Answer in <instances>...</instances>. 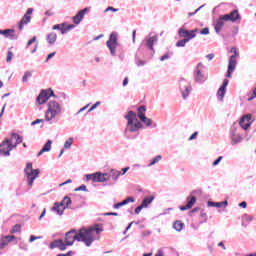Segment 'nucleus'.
<instances>
[{"instance_id":"1","label":"nucleus","mask_w":256,"mask_h":256,"mask_svg":"<svg viewBox=\"0 0 256 256\" xmlns=\"http://www.w3.org/2000/svg\"><path fill=\"white\" fill-rule=\"evenodd\" d=\"M75 229L68 231L65 235L64 244L71 246L75 241L84 243L86 247H91L93 241H99L101 239V233H103V226L96 224L88 228H81L78 233Z\"/></svg>"},{"instance_id":"2","label":"nucleus","mask_w":256,"mask_h":256,"mask_svg":"<svg viewBox=\"0 0 256 256\" xmlns=\"http://www.w3.org/2000/svg\"><path fill=\"white\" fill-rule=\"evenodd\" d=\"M145 111H147V108L145 106H140L138 108V113H135L133 112V110H130L124 116V118L127 121L124 134L127 139H137V136L139 135V130L143 129L141 119L142 117H145Z\"/></svg>"},{"instance_id":"3","label":"nucleus","mask_w":256,"mask_h":256,"mask_svg":"<svg viewBox=\"0 0 256 256\" xmlns=\"http://www.w3.org/2000/svg\"><path fill=\"white\" fill-rule=\"evenodd\" d=\"M48 109L45 112V121H53L55 117L61 115V104L55 100H50L47 104Z\"/></svg>"},{"instance_id":"4","label":"nucleus","mask_w":256,"mask_h":256,"mask_svg":"<svg viewBox=\"0 0 256 256\" xmlns=\"http://www.w3.org/2000/svg\"><path fill=\"white\" fill-rule=\"evenodd\" d=\"M229 139L232 147L243 143V134H241V128L237 127L235 124L232 125L229 131Z\"/></svg>"},{"instance_id":"5","label":"nucleus","mask_w":256,"mask_h":256,"mask_svg":"<svg viewBox=\"0 0 256 256\" xmlns=\"http://www.w3.org/2000/svg\"><path fill=\"white\" fill-rule=\"evenodd\" d=\"M24 173H26L28 186L33 187V183H34L35 179H37V177H39V173H41V170L33 169V163L29 162L26 164Z\"/></svg>"},{"instance_id":"6","label":"nucleus","mask_w":256,"mask_h":256,"mask_svg":"<svg viewBox=\"0 0 256 256\" xmlns=\"http://www.w3.org/2000/svg\"><path fill=\"white\" fill-rule=\"evenodd\" d=\"M86 181H91L92 183H105L109 181V173L96 172L92 174H86Z\"/></svg>"},{"instance_id":"7","label":"nucleus","mask_w":256,"mask_h":256,"mask_svg":"<svg viewBox=\"0 0 256 256\" xmlns=\"http://www.w3.org/2000/svg\"><path fill=\"white\" fill-rule=\"evenodd\" d=\"M230 53H234V55L230 56L228 61L227 77H231V74L237 68V57H239V51L235 47L231 48Z\"/></svg>"},{"instance_id":"8","label":"nucleus","mask_w":256,"mask_h":256,"mask_svg":"<svg viewBox=\"0 0 256 256\" xmlns=\"http://www.w3.org/2000/svg\"><path fill=\"white\" fill-rule=\"evenodd\" d=\"M203 69H205V66L201 62L195 67L194 80L196 83H205V81H207V76H205Z\"/></svg>"},{"instance_id":"9","label":"nucleus","mask_w":256,"mask_h":256,"mask_svg":"<svg viewBox=\"0 0 256 256\" xmlns=\"http://www.w3.org/2000/svg\"><path fill=\"white\" fill-rule=\"evenodd\" d=\"M13 143L11 142L10 138H6L1 144H0V155L2 157H9L11 155V151H13Z\"/></svg>"},{"instance_id":"10","label":"nucleus","mask_w":256,"mask_h":256,"mask_svg":"<svg viewBox=\"0 0 256 256\" xmlns=\"http://www.w3.org/2000/svg\"><path fill=\"white\" fill-rule=\"evenodd\" d=\"M106 45H107L112 57H115V55H117V45H118L117 33L112 32L110 34L109 40L106 42Z\"/></svg>"},{"instance_id":"11","label":"nucleus","mask_w":256,"mask_h":256,"mask_svg":"<svg viewBox=\"0 0 256 256\" xmlns=\"http://www.w3.org/2000/svg\"><path fill=\"white\" fill-rule=\"evenodd\" d=\"M179 87L183 99H187V97H189V93H191V84L186 79L181 78L179 80Z\"/></svg>"},{"instance_id":"12","label":"nucleus","mask_w":256,"mask_h":256,"mask_svg":"<svg viewBox=\"0 0 256 256\" xmlns=\"http://www.w3.org/2000/svg\"><path fill=\"white\" fill-rule=\"evenodd\" d=\"M198 31H199V29L187 30L185 28H180L178 31V34L180 37L187 39L188 43H189L191 41V39H195L197 37Z\"/></svg>"},{"instance_id":"13","label":"nucleus","mask_w":256,"mask_h":256,"mask_svg":"<svg viewBox=\"0 0 256 256\" xmlns=\"http://www.w3.org/2000/svg\"><path fill=\"white\" fill-rule=\"evenodd\" d=\"M50 97H55V92H53V90H42L37 97V103H39V105H43L44 103H47V101H49Z\"/></svg>"},{"instance_id":"14","label":"nucleus","mask_w":256,"mask_h":256,"mask_svg":"<svg viewBox=\"0 0 256 256\" xmlns=\"http://www.w3.org/2000/svg\"><path fill=\"white\" fill-rule=\"evenodd\" d=\"M255 120L253 119V116L251 114H245L240 119L239 125L244 131H247L251 127Z\"/></svg>"},{"instance_id":"15","label":"nucleus","mask_w":256,"mask_h":256,"mask_svg":"<svg viewBox=\"0 0 256 256\" xmlns=\"http://www.w3.org/2000/svg\"><path fill=\"white\" fill-rule=\"evenodd\" d=\"M0 35H3L6 39H10V41H16V39H19V35L15 33V29L0 30Z\"/></svg>"},{"instance_id":"16","label":"nucleus","mask_w":256,"mask_h":256,"mask_svg":"<svg viewBox=\"0 0 256 256\" xmlns=\"http://www.w3.org/2000/svg\"><path fill=\"white\" fill-rule=\"evenodd\" d=\"M224 19L236 23V21H241V14H239V10H233L229 14H224Z\"/></svg>"},{"instance_id":"17","label":"nucleus","mask_w":256,"mask_h":256,"mask_svg":"<svg viewBox=\"0 0 256 256\" xmlns=\"http://www.w3.org/2000/svg\"><path fill=\"white\" fill-rule=\"evenodd\" d=\"M227 85H229V80L224 79L222 86L217 91V99L218 101L223 102L225 97V93H227Z\"/></svg>"},{"instance_id":"18","label":"nucleus","mask_w":256,"mask_h":256,"mask_svg":"<svg viewBox=\"0 0 256 256\" xmlns=\"http://www.w3.org/2000/svg\"><path fill=\"white\" fill-rule=\"evenodd\" d=\"M195 203H197V197L190 195L187 197V204L185 206H180L179 209L180 211H187L189 209H192Z\"/></svg>"},{"instance_id":"19","label":"nucleus","mask_w":256,"mask_h":256,"mask_svg":"<svg viewBox=\"0 0 256 256\" xmlns=\"http://www.w3.org/2000/svg\"><path fill=\"white\" fill-rule=\"evenodd\" d=\"M89 13V8H84L82 10H80L73 18L72 21L74 23V25H79V23H81V21H83V17H85V14Z\"/></svg>"},{"instance_id":"20","label":"nucleus","mask_w":256,"mask_h":256,"mask_svg":"<svg viewBox=\"0 0 256 256\" xmlns=\"http://www.w3.org/2000/svg\"><path fill=\"white\" fill-rule=\"evenodd\" d=\"M50 249H60V251H65V249H67V246L65 244V242H63V240L58 239V240H54L50 243L49 245Z\"/></svg>"},{"instance_id":"21","label":"nucleus","mask_w":256,"mask_h":256,"mask_svg":"<svg viewBox=\"0 0 256 256\" xmlns=\"http://www.w3.org/2000/svg\"><path fill=\"white\" fill-rule=\"evenodd\" d=\"M157 41H159V38L157 37V35L146 36L145 45H146V47H148V49H150V51H155L153 46L155 45V43H157Z\"/></svg>"},{"instance_id":"22","label":"nucleus","mask_w":256,"mask_h":256,"mask_svg":"<svg viewBox=\"0 0 256 256\" xmlns=\"http://www.w3.org/2000/svg\"><path fill=\"white\" fill-rule=\"evenodd\" d=\"M225 22H227V21L225 20L224 15H220L219 18L216 20L214 29H215L217 35H219L221 33V31L223 30V27L225 26Z\"/></svg>"},{"instance_id":"23","label":"nucleus","mask_w":256,"mask_h":256,"mask_svg":"<svg viewBox=\"0 0 256 256\" xmlns=\"http://www.w3.org/2000/svg\"><path fill=\"white\" fill-rule=\"evenodd\" d=\"M10 141L12 142V147L14 149L17 148V145H20V143H23V137L17 133H12L10 136Z\"/></svg>"},{"instance_id":"24","label":"nucleus","mask_w":256,"mask_h":256,"mask_svg":"<svg viewBox=\"0 0 256 256\" xmlns=\"http://www.w3.org/2000/svg\"><path fill=\"white\" fill-rule=\"evenodd\" d=\"M129 203H135V198L133 197H128L122 202H118L113 205V209H121V207H125V205H129Z\"/></svg>"},{"instance_id":"25","label":"nucleus","mask_w":256,"mask_h":256,"mask_svg":"<svg viewBox=\"0 0 256 256\" xmlns=\"http://www.w3.org/2000/svg\"><path fill=\"white\" fill-rule=\"evenodd\" d=\"M14 239H15L14 235L2 237V239L0 241V249H5V247H7V245H9L11 243V241H14Z\"/></svg>"},{"instance_id":"26","label":"nucleus","mask_w":256,"mask_h":256,"mask_svg":"<svg viewBox=\"0 0 256 256\" xmlns=\"http://www.w3.org/2000/svg\"><path fill=\"white\" fill-rule=\"evenodd\" d=\"M108 177L109 179H112L114 183H117V181L119 180V177H121V171L117 169H111L110 173H108Z\"/></svg>"},{"instance_id":"27","label":"nucleus","mask_w":256,"mask_h":256,"mask_svg":"<svg viewBox=\"0 0 256 256\" xmlns=\"http://www.w3.org/2000/svg\"><path fill=\"white\" fill-rule=\"evenodd\" d=\"M229 202L227 200H224L223 202H213L208 201V207H216L217 209H221V207H228Z\"/></svg>"},{"instance_id":"28","label":"nucleus","mask_w":256,"mask_h":256,"mask_svg":"<svg viewBox=\"0 0 256 256\" xmlns=\"http://www.w3.org/2000/svg\"><path fill=\"white\" fill-rule=\"evenodd\" d=\"M51 145H53V141L48 140L42 149L38 152L37 157H41L43 153H49V151H51Z\"/></svg>"},{"instance_id":"29","label":"nucleus","mask_w":256,"mask_h":256,"mask_svg":"<svg viewBox=\"0 0 256 256\" xmlns=\"http://www.w3.org/2000/svg\"><path fill=\"white\" fill-rule=\"evenodd\" d=\"M28 23H31V16L25 14L20 20V23L18 24L19 31H23V28L25 27V25H28Z\"/></svg>"},{"instance_id":"30","label":"nucleus","mask_w":256,"mask_h":256,"mask_svg":"<svg viewBox=\"0 0 256 256\" xmlns=\"http://www.w3.org/2000/svg\"><path fill=\"white\" fill-rule=\"evenodd\" d=\"M52 211H55L57 215H63V213H65V208L61 205V202H56L52 207Z\"/></svg>"},{"instance_id":"31","label":"nucleus","mask_w":256,"mask_h":256,"mask_svg":"<svg viewBox=\"0 0 256 256\" xmlns=\"http://www.w3.org/2000/svg\"><path fill=\"white\" fill-rule=\"evenodd\" d=\"M153 201H155V196H149V197H145L143 200H142V207L144 209H147V207H149V205H151V203H153Z\"/></svg>"},{"instance_id":"32","label":"nucleus","mask_w":256,"mask_h":256,"mask_svg":"<svg viewBox=\"0 0 256 256\" xmlns=\"http://www.w3.org/2000/svg\"><path fill=\"white\" fill-rule=\"evenodd\" d=\"M72 203L73 201L71 200V198H69V196H65L63 200L60 202V205H62V207L65 209H69Z\"/></svg>"},{"instance_id":"33","label":"nucleus","mask_w":256,"mask_h":256,"mask_svg":"<svg viewBox=\"0 0 256 256\" xmlns=\"http://www.w3.org/2000/svg\"><path fill=\"white\" fill-rule=\"evenodd\" d=\"M140 121H142V123L145 124L146 127H152V125L153 127H157V123H153V120H151V118H147V116H142V119Z\"/></svg>"},{"instance_id":"34","label":"nucleus","mask_w":256,"mask_h":256,"mask_svg":"<svg viewBox=\"0 0 256 256\" xmlns=\"http://www.w3.org/2000/svg\"><path fill=\"white\" fill-rule=\"evenodd\" d=\"M47 41L49 45H53L57 41V33L51 32L47 35Z\"/></svg>"},{"instance_id":"35","label":"nucleus","mask_w":256,"mask_h":256,"mask_svg":"<svg viewBox=\"0 0 256 256\" xmlns=\"http://www.w3.org/2000/svg\"><path fill=\"white\" fill-rule=\"evenodd\" d=\"M185 227V224L179 220H176L173 224V229H175V231H183V228Z\"/></svg>"},{"instance_id":"36","label":"nucleus","mask_w":256,"mask_h":256,"mask_svg":"<svg viewBox=\"0 0 256 256\" xmlns=\"http://www.w3.org/2000/svg\"><path fill=\"white\" fill-rule=\"evenodd\" d=\"M161 159H163V156L157 155L150 161V163L148 164V167H153V165H157V163H159V161H161Z\"/></svg>"},{"instance_id":"37","label":"nucleus","mask_w":256,"mask_h":256,"mask_svg":"<svg viewBox=\"0 0 256 256\" xmlns=\"http://www.w3.org/2000/svg\"><path fill=\"white\" fill-rule=\"evenodd\" d=\"M33 73L31 71H26L22 77V82L27 83L29 81V77H32Z\"/></svg>"},{"instance_id":"38","label":"nucleus","mask_w":256,"mask_h":256,"mask_svg":"<svg viewBox=\"0 0 256 256\" xmlns=\"http://www.w3.org/2000/svg\"><path fill=\"white\" fill-rule=\"evenodd\" d=\"M71 145H73V138H68L64 143V149H71Z\"/></svg>"},{"instance_id":"39","label":"nucleus","mask_w":256,"mask_h":256,"mask_svg":"<svg viewBox=\"0 0 256 256\" xmlns=\"http://www.w3.org/2000/svg\"><path fill=\"white\" fill-rule=\"evenodd\" d=\"M187 43H189V40L187 39H182V40H179L177 43H176V47H185V45H187Z\"/></svg>"},{"instance_id":"40","label":"nucleus","mask_w":256,"mask_h":256,"mask_svg":"<svg viewBox=\"0 0 256 256\" xmlns=\"http://www.w3.org/2000/svg\"><path fill=\"white\" fill-rule=\"evenodd\" d=\"M21 231V225L16 224L13 226V228L10 230V233H19Z\"/></svg>"},{"instance_id":"41","label":"nucleus","mask_w":256,"mask_h":256,"mask_svg":"<svg viewBox=\"0 0 256 256\" xmlns=\"http://www.w3.org/2000/svg\"><path fill=\"white\" fill-rule=\"evenodd\" d=\"M65 23H61V24H56V25H54L53 27H52V29L54 30V31H61V29L63 28V27H65Z\"/></svg>"},{"instance_id":"42","label":"nucleus","mask_w":256,"mask_h":256,"mask_svg":"<svg viewBox=\"0 0 256 256\" xmlns=\"http://www.w3.org/2000/svg\"><path fill=\"white\" fill-rule=\"evenodd\" d=\"M203 7H205V4L201 5L199 8H197L194 12H190L188 13L189 17H193V15H196L197 13H199V11H201V9H203Z\"/></svg>"},{"instance_id":"43","label":"nucleus","mask_w":256,"mask_h":256,"mask_svg":"<svg viewBox=\"0 0 256 256\" xmlns=\"http://www.w3.org/2000/svg\"><path fill=\"white\" fill-rule=\"evenodd\" d=\"M12 60H13V52L8 51L7 57H6V63H11Z\"/></svg>"},{"instance_id":"44","label":"nucleus","mask_w":256,"mask_h":256,"mask_svg":"<svg viewBox=\"0 0 256 256\" xmlns=\"http://www.w3.org/2000/svg\"><path fill=\"white\" fill-rule=\"evenodd\" d=\"M37 41V36H34L32 39H30L26 45V49H29V47H31V45H33V43H35Z\"/></svg>"},{"instance_id":"45","label":"nucleus","mask_w":256,"mask_h":256,"mask_svg":"<svg viewBox=\"0 0 256 256\" xmlns=\"http://www.w3.org/2000/svg\"><path fill=\"white\" fill-rule=\"evenodd\" d=\"M221 161H223V156H219L213 163V167H217V165H219L221 163Z\"/></svg>"},{"instance_id":"46","label":"nucleus","mask_w":256,"mask_h":256,"mask_svg":"<svg viewBox=\"0 0 256 256\" xmlns=\"http://www.w3.org/2000/svg\"><path fill=\"white\" fill-rule=\"evenodd\" d=\"M99 105H101V102H96L93 106L89 108L88 113H91V111H95V109L98 108Z\"/></svg>"},{"instance_id":"47","label":"nucleus","mask_w":256,"mask_h":256,"mask_svg":"<svg viewBox=\"0 0 256 256\" xmlns=\"http://www.w3.org/2000/svg\"><path fill=\"white\" fill-rule=\"evenodd\" d=\"M136 65H137V67H143V66L147 65V61H145V60H137L136 61Z\"/></svg>"},{"instance_id":"48","label":"nucleus","mask_w":256,"mask_h":256,"mask_svg":"<svg viewBox=\"0 0 256 256\" xmlns=\"http://www.w3.org/2000/svg\"><path fill=\"white\" fill-rule=\"evenodd\" d=\"M74 191H85V192H87L89 190H87V186L86 185H81V186L75 188Z\"/></svg>"},{"instance_id":"49","label":"nucleus","mask_w":256,"mask_h":256,"mask_svg":"<svg viewBox=\"0 0 256 256\" xmlns=\"http://www.w3.org/2000/svg\"><path fill=\"white\" fill-rule=\"evenodd\" d=\"M54 55H57V52H52V53L48 54V56L45 60V63H49V60L53 59Z\"/></svg>"},{"instance_id":"50","label":"nucleus","mask_w":256,"mask_h":256,"mask_svg":"<svg viewBox=\"0 0 256 256\" xmlns=\"http://www.w3.org/2000/svg\"><path fill=\"white\" fill-rule=\"evenodd\" d=\"M199 135V132H194L189 138L188 141H194V139H197V136Z\"/></svg>"},{"instance_id":"51","label":"nucleus","mask_w":256,"mask_h":256,"mask_svg":"<svg viewBox=\"0 0 256 256\" xmlns=\"http://www.w3.org/2000/svg\"><path fill=\"white\" fill-rule=\"evenodd\" d=\"M143 209H145V208L143 207L142 204H140V206L136 207V209H135L136 215H139V213H141V211H143Z\"/></svg>"},{"instance_id":"52","label":"nucleus","mask_w":256,"mask_h":256,"mask_svg":"<svg viewBox=\"0 0 256 256\" xmlns=\"http://www.w3.org/2000/svg\"><path fill=\"white\" fill-rule=\"evenodd\" d=\"M39 123H45V120L44 119H36L35 121H33L31 123V125H39Z\"/></svg>"},{"instance_id":"53","label":"nucleus","mask_w":256,"mask_h":256,"mask_svg":"<svg viewBox=\"0 0 256 256\" xmlns=\"http://www.w3.org/2000/svg\"><path fill=\"white\" fill-rule=\"evenodd\" d=\"M108 11H113V13H117V11H119V9L114 8L113 6H109V7L105 10V13H107Z\"/></svg>"},{"instance_id":"54","label":"nucleus","mask_w":256,"mask_h":256,"mask_svg":"<svg viewBox=\"0 0 256 256\" xmlns=\"http://www.w3.org/2000/svg\"><path fill=\"white\" fill-rule=\"evenodd\" d=\"M129 169H131L129 166L122 168V170L120 171V176L125 175V173H127V171H129Z\"/></svg>"},{"instance_id":"55","label":"nucleus","mask_w":256,"mask_h":256,"mask_svg":"<svg viewBox=\"0 0 256 256\" xmlns=\"http://www.w3.org/2000/svg\"><path fill=\"white\" fill-rule=\"evenodd\" d=\"M200 216L202 217V219H204V223H207V213H205V211H201Z\"/></svg>"},{"instance_id":"56","label":"nucleus","mask_w":256,"mask_h":256,"mask_svg":"<svg viewBox=\"0 0 256 256\" xmlns=\"http://www.w3.org/2000/svg\"><path fill=\"white\" fill-rule=\"evenodd\" d=\"M200 35H209V28H204L200 31Z\"/></svg>"},{"instance_id":"57","label":"nucleus","mask_w":256,"mask_h":256,"mask_svg":"<svg viewBox=\"0 0 256 256\" xmlns=\"http://www.w3.org/2000/svg\"><path fill=\"white\" fill-rule=\"evenodd\" d=\"M171 56L169 55V53L164 54L163 56H161L160 61H167V59H169Z\"/></svg>"},{"instance_id":"58","label":"nucleus","mask_w":256,"mask_h":256,"mask_svg":"<svg viewBox=\"0 0 256 256\" xmlns=\"http://www.w3.org/2000/svg\"><path fill=\"white\" fill-rule=\"evenodd\" d=\"M69 183H73V180L68 179V180H66V181L63 182V183H60V184H59V187H64V185H69Z\"/></svg>"},{"instance_id":"59","label":"nucleus","mask_w":256,"mask_h":256,"mask_svg":"<svg viewBox=\"0 0 256 256\" xmlns=\"http://www.w3.org/2000/svg\"><path fill=\"white\" fill-rule=\"evenodd\" d=\"M244 218L246 221H249V222H251V221H253V219H255V217H253L252 215H245Z\"/></svg>"},{"instance_id":"60","label":"nucleus","mask_w":256,"mask_h":256,"mask_svg":"<svg viewBox=\"0 0 256 256\" xmlns=\"http://www.w3.org/2000/svg\"><path fill=\"white\" fill-rule=\"evenodd\" d=\"M136 37H137V30H133V32H132V43H135Z\"/></svg>"},{"instance_id":"61","label":"nucleus","mask_w":256,"mask_h":256,"mask_svg":"<svg viewBox=\"0 0 256 256\" xmlns=\"http://www.w3.org/2000/svg\"><path fill=\"white\" fill-rule=\"evenodd\" d=\"M37 239H41V237H37V236H30V239H29V241H30V243H33V241H37Z\"/></svg>"},{"instance_id":"62","label":"nucleus","mask_w":256,"mask_h":256,"mask_svg":"<svg viewBox=\"0 0 256 256\" xmlns=\"http://www.w3.org/2000/svg\"><path fill=\"white\" fill-rule=\"evenodd\" d=\"M206 58L208 59V61H212V59H215V54L211 53V54H208L206 56Z\"/></svg>"},{"instance_id":"63","label":"nucleus","mask_w":256,"mask_h":256,"mask_svg":"<svg viewBox=\"0 0 256 256\" xmlns=\"http://www.w3.org/2000/svg\"><path fill=\"white\" fill-rule=\"evenodd\" d=\"M67 32H68L67 27L66 26H62V29L60 30V33L62 35H65V33H67Z\"/></svg>"},{"instance_id":"64","label":"nucleus","mask_w":256,"mask_h":256,"mask_svg":"<svg viewBox=\"0 0 256 256\" xmlns=\"http://www.w3.org/2000/svg\"><path fill=\"white\" fill-rule=\"evenodd\" d=\"M239 207H242V209H247V202L243 201L239 204Z\"/></svg>"}]
</instances>
